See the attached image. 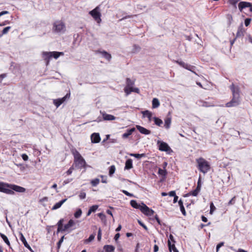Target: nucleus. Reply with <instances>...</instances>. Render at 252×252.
<instances>
[{
    "label": "nucleus",
    "instance_id": "nucleus-41",
    "mask_svg": "<svg viewBox=\"0 0 252 252\" xmlns=\"http://www.w3.org/2000/svg\"><path fill=\"white\" fill-rule=\"evenodd\" d=\"M141 48L139 46L134 44L133 46L131 52L132 53H137L139 52Z\"/></svg>",
    "mask_w": 252,
    "mask_h": 252
},
{
    "label": "nucleus",
    "instance_id": "nucleus-45",
    "mask_svg": "<svg viewBox=\"0 0 252 252\" xmlns=\"http://www.w3.org/2000/svg\"><path fill=\"white\" fill-rule=\"evenodd\" d=\"M63 103V101L60 100L59 98L54 100V104L57 107H59Z\"/></svg>",
    "mask_w": 252,
    "mask_h": 252
},
{
    "label": "nucleus",
    "instance_id": "nucleus-10",
    "mask_svg": "<svg viewBox=\"0 0 252 252\" xmlns=\"http://www.w3.org/2000/svg\"><path fill=\"white\" fill-rule=\"evenodd\" d=\"M175 62L177 63L179 65L186 69H190L191 68H196L195 66L191 65L188 63H187L182 61H176Z\"/></svg>",
    "mask_w": 252,
    "mask_h": 252
},
{
    "label": "nucleus",
    "instance_id": "nucleus-32",
    "mask_svg": "<svg viewBox=\"0 0 252 252\" xmlns=\"http://www.w3.org/2000/svg\"><path fill=\"white\" fill-rule=\"evenodd\" d=\"M159 100L157 98H154L152 100V108H157L159 107Z\"/></svg>",
    "mask_w": 252,
    "mask_h": 252
},
{
    "label": "nucleus",
    "instance_id": "nucleus-48",
    "mask_svg": "<svg viewBox=\"0 0 252 252\" xmlns=\"http://www.w3.org/2000/svg\"><path fill=\"white\" fill-rule=\"evenodd\" d=\"M95 234H91L88 239H86V241H85V242L86 243H89V242H91V241H92L94 239V237H95Z\"/></svg>",
    "mask_w": 252,
    "mask_h": 252
},
{
    "label": "nucleus",
    "instance_id": "nucleus-11",
    "mask_svg": "<svg viewBox=\"0 0 252 252\" xmlns=\"http://www.w3.org/2000/svg\"><path fill=\"white\" fill-rule=\"evenodd\" d=\"M74 163L76 166L79 168L85 167L86 165V161L83 157L74 161Z\"/></svg>",
    "mask_w": 252,
    "mask_h": 252
},
{
    "label": "nucleus",
    "instance_id": "nucleus-20",
    "mask_svg": "<svg viewBox=\"0 0 252 252\" xmlns=\"http://www.w3.org/2000/svg\"><path fill=\"white\" fill-rule=\"evenodd\" d=\"M75 224V222L72 220H70L68 223L64 225L63 228V232L67 230L70 227L73 226Z\"/></svg>",
    "mask_w": 252,
    "mask_h": 252
},
{
    "label": "nucleus",
    "instance_id": "nucleus-18",
    "mask_svg": "<svg viewBox=\"0 0 252 252\" xmlns=\"http://www.w3.org/2000/svg\"><path fill=\"white\" fill-rule=\"evenodd\" d=\"M103 119L105 121H112L116 119V117L112 115L106 114V113H102Z\"/></svg>",
    "mask_w": 252,
    "mask_h": 252
},
{
    "label": "nucleus",
    "instance_id": "nucleus-51",
    "mask_svg": "<svg viewBox=\"0 0 252 252\" xmlns=\"http://www.w3.org/2000/svg\"><path fill=\"white\" fill-rule=\"evenodd\" d=\"M11 29V27L8 26L4 28L2 31V32L3 34H6L8 33L10 29Z\"/></svg>",
    "mask_w": 252,
    "mask_h": 252
},
{
    "label": "nucleus",
    "instance_id": "nucleus-16",
    "mask_svg": "<svg viewBox=\"0 0 252 252\" xmlns=\"http://www.w3.org/2000/svg\"><path fill=\"white\" fill-rule=\"evenodd\" d=\"M251 6V2L247 1H241L238 4V8L242 12L243 9Z\"/></svg>",
    "mask_w": 252,
    "mask_h": 252
},
{
    "label": "nucleus",
    "instance_id": "nucleus-23",
    "mask_svg": "<svg viewBox=\"0 0 252 252\" xmlns=\"http://www.w3.org/2000/svg\"><path fill=\"white\" fill-rule=\"evenodd\" d=\"M133 167L132 160L130 158L127 159L125 163V170H129Z\"/></svg>",
    "mask_w": 252,
    "mask_h": 252
},
{
    "label": "nucleus",
    "instance_id": "nucleus-27",
    "mask_svg": "<svg viewBox=\"0 0 252 252\" xmlns=\"http://www.w3.org/2000/svg\"><path fill=\"white\" fill-rule=\"evenodd\" d=\"M168 246L170 252H172V250H173L174 252H179L178 250L176 248L175 244H171L170 240L168 241Z\"/></svg>",
    "mask_w": 252,
    "mask_h": 252
},
{
    "label": "nucleus",
    "instance_id": "nucleus-47",
    "mask_svg": "<svg viewBox=\"0 0 252 252\" xmlns=\"http://www.w3.org/2000/svg\"><path fill=\"white\" fill-rule=\"evenodd\" d=\"M229 3L232 5L235 8H237L236 4L239 1V0H228Z\"/></svg>",
    "mask_w": 252,
    "mask_h": 252
},
{
    "label": "nucleus",
    "instance_id": "nucleus-5",
    "mask_svg": "<svg viewBox=\"0 0 252 252\" xmlns=\"http://www.w3.org/2000/svg\"><path fill=\"white\" fill-rule=\"evenodd\" d=\"M63 52H44L43 53V57L45 60L47 59H50L52 57H54L55 59H58L61 55H63Z\"/></svg>",
    "mask_w": 252,
    "mask_h": 252
},
{
    "label": "nucleus",
    "instance_id": "nucleus-36",
    "mask_svg": "<svg viewBox=\"0 0 252 252\" xmlns=\"http://www.w3.org/2000/svg\"><path fill=\"white\" fill-rule=\"evenodd\" d=\"M153 119L154 121L155 124L158 126H160L163 123L162 121L158 118L154 117Z\"/></svg>",
    "mask_w": 252,
    "mask_h": 252
},
{
    "label": "nucleus",
    "instance_id": "nucleus-26",
    "mask_svg": "<svg viewBox=\"0 0 252 252\" xmlns=\"http://www.w3.org/2000/svg\"><path fill=\"white\" fill-rule=\"evenodd\" d=\"M125 92L126 94L127 95L130 94L131 92H135L138 93L139 92V89L137 88H133L132 87H129V91L128 92L127 87H125L124 89Z\"/></svg>",
    "mask_w": 252,
    "mask_h": 252
},
{
    "label": "nucleus",
    "instance_id": "nucleus-17",
    "mask_svg": "<svg viewBox=\"0 0 252 252\" xmlns=\"http://www.w3.org/2000/svg\"><path fill=\"white\" fill-rule=\"evenodd\" d=\"M136 128L139 130V131L143 134L148 135L151 133V131L145 128V127L141 126L139 125H137L136 126Z\"/></svg>",
    "mask_w": 252,
    "mask_h": 252
},
{
    "label": "nucleus",
    "instance_id": "nucleus-21",
    "mask_svg": "<svg viewBox=\"0 0 252 252\" xmlns=\"http://www.w3.org/2000/svg\"><path fill=\"white\" fill-rule=\"evenodd\" d=\"M130 204L134 208L139 209L140 210H141V209L142 208V203L141 204H139L137 202L136 200H132L130 202Z\"/></svg>",
    "mask_w": 252,
    "mask_h": 252
},
{
    "label": "nucleus",
    "instance_id": "nucleus-1",
    "mask_svg": "<svg viewBox=\"0 0 252 252\" xmlns=\"http://www.w3.org/2000/svg\"><path fill=\"white\" fill-rule=\"evenodd\" d=\"M196 162L198 169L204 174L207 173L210 170L211 168L210 163L203 158H199L196 159Z\"/></svg>",
    "mask_w": 252,
    "mask_h": 252
},
{
    "label": "nucleus",
    "instance_id": "nucleus-61",
    "mask_svg": "<svg viewBox=\"0 0 252 252\" xmlns=\"http://www.w3.org/2000/svg\"><path fill=\"white\" fill-rule=\"evenodd\" d=\"M251 19L250 18H247L245 20V25L246 27H248L251 23Z\"/></svg>",
    "mask_w": 252,
    "mask_h": 252
},
{
    "label": "nucleus",
    "instance_id": "nucleus-38",
    "mask_svg": "<svg viewBox=\"0 0 252 252\" xmlns=\"http://www.w3.org/2000/svg\"><path fill=\"white\" fill-rule=\"evenodd\" d=\"M115 170H116V168H115V165H112L110 166L109 168V175L110 177L112 176L114 174V173H115Z\"/></svg>",
    "mask_w": 252,
    "mask_h": 252
},
{
    "label": "nucleus",
    "instance_id": "nucleus-49",
    "mask_svg": "<svg viewBox=\"0 0 252 252\" xmlns=\"http://www.w3.org/2000/svg\"><path fill=\"white\" fill-rule=\"evenodd\" d=\"M64 238V236H62L61 238V239H60V240L59 241V242H58V243H57V249L58 250L60 249L61 246L63 241Z\"/></svg>",
    "mask_w": 252,
    "mask_h": 252
},
{
    "label": "nucleus",
    "instance_id": "nucleus-29",
    "mask_svg": "<svg viewBox=\"0 0 252 252\" xmlns=\"http://www.w3.org/2000/svg\"><path fill=\"white\" fill-rule=\"evenodd\" d=\"M171 123V117H168L166 118V119L164 120V127H165V128L169 129L170 128Z\"/></svg>",
    "mask_w": 252,
    "mask_h": 252
},
{
    "label": "nucleus",
    "instance_id": "nucleus-53",
    "mask_svg": "<svg viewBox=\"0 0 252 252\" xmlns=\"http://www.w3.org/2000/svg\"><path fill=\"white\" fill-rule=\"evenodd\" d=\"M98 208V206L97 205H93L92 206H91L90 208V210L92 212H95L96 211V210L97 209V208Z\"/></svg>",
    "mask_w": 252,
    "mask_h": 252
},
{
    "label": "nucleus",
    "instance_id": "nucleus-7",
    "mask_svg": "<svg viewBox=\"0 0 252 252\" xmlns=\"http://www.w3.org/2000/svg\"><path fill=\"white\" fill-rule=\"evenodd\" d=\"M158 149L161 151L166 152L168 153L172 151L168 145L164 142L158 141Z\"/></svg>",
    "mask_w": 252,
    "mask_h": 252
},
{
    "label": "nucleus",
    "instance_id": "nucleus-42",
    "mask_svg": "<svg viewBox=\"0 0 252 252\" xmlns=\"http://www.w3.org/2000/svg\"><path fill=\"white\" fill-rule=\"evenodd\" d=\"M82 212L81 209H78L74 214V217L76 219L80 218L82 215Z\"/></svg>",
    "mask_w": 252,
    "mask_h": 252
},
{
    "label": "nucleus",
    "instance_id": "nucleus-19",
    "mask_svg": "<svg viewBox=\"0 0 252 252\" xmlns=\"http://www.w3.org/2000/svg\"><path fill=\"white\" fill-rule=\"evenodd\" d=\"M135 130V128L134 127L127 129L126 132L122 135V138L124 139L128 138Z\"/></svg>",
    "mask_w": 252,
    "mask_h": 252
},
{
    "label": "nucleus",
    "instance_id": "nucleus-43",
    "mask_svg": "<svg viewBox=\"0 0 252 252\" xmlns=\"http://www.w3.org/2000/svg\"><path fill=\"white\" fill-rule=\"evenodd\" d=\"M98 217L101 219L102 221L105 222L106 221V216L103 213H100L97 214Z\"/></svg>",
    "mask_w": 252,
    "mask_h": 252
},
{
    "label": "nucleus",
    "instance_id": "nucleus-2",
    "mask_svg": "<svg viewBox=\"0 0 252 252\" xmlns=\"http://www.w3.org/2000/svg\"><path fill=\"white\" fill-rule=\"evenodd\" d=\"M52 30L56 33H63L65 31V25L61 21H55L53 24Z\"/></svg>",
    "mask_w": 252,
    "mask_h": 252
},
{
    "label": "nucleus",
    "instance_id": "nucleus-8",
    "mask_svg": "<svg viewBox=\"0 0 252 252\" xmlns=\"http://www.w3.org/2000/svg\"><path fill=\"white\" fill-rule=\"evenodd\" d=\"M144 214L147 216H152L154 215L155 212L152 209L149 208L144 203H142V208L140 210Z\"/></svg>",
    "mask_w": 252,
    "mask_h": 252
},
{
    "label": "nucleus",
    "instance_id": "nucleus-31",
    "mask_svg": "<svg viewBox=\"0 0 252 252\" xmlns=\"http://www.w3.org/2000/svg\"><path fill=\"white\" fill-rule=\"evenodd\" d=\"M0 236L1 238L3 239V241L8 245L9 248H11L10 242L6 235L4 234L0 233Z\"/></svg>",
    "mask_w": 252,
    "mask_h": 252
},
{
    "label": "nucleus",
    "instance_id": "nucleus-15",
    "mask_svg": "<svg viewBox=\"0 0 252 252\" xmlns=\"http://www.w3.org/2000/svg\"><path fill=\"white\" fill-rule=\"evenodd\" d=\"M92 142L93 143H97L100 140V137L98 133H94L91 136Z\"/></svg>",
    "mask_w": 252,
    "mask_h": 252
},
{
    "label": "nucleus",
    "instance_id": "nucleus-40",
    "mask_svg": "<svg viewBox=\"0 0 252 252\" xmlns=\"http://www.w3.org/2000/svg\"><path fill=\"white\" fill-rule=\"evenodd\" d=\"M158 174L163 176L164 178H165L167 175V171L165 169H162L161 168H159L158 170Z\"/></svg>",
    "mask_w": 252,
    "mask_h": 252
},
{
    "label": "nucleus",
    "instance_id": "nucleus-62",
    "mask_svg": "<svg viewBox=\"0 0 252 252\" xmlns=\"http://www.w3.org/2000/svg\"><path fill=\"white\" fill-rule=\"evenodd\" d=\"M86 193L84 192H80L79 196V198L81 199H83L84 198H85L86 197Z\"/></svg>",
    "mask_w": 252,
    "mask_h": 252
},
{
    "label": "nucleus",
    "instance_id": "nucleus-39",
    "mask_svg": "<svg viewBox=\"0 0 252 252\" xmlns=\"http://www.w3.org/2000/svg\"><path fill=\"white\" fill-rule=\"evenodd\" d=\"M126 87H132V86L134 85V82L133 80H131L130 78H127L126 79Z\"/></svg>",
    "mask_w": 252,
    "mask_h": 252
},
{
    "label": "nucleus",
    "instance_id": "nucleus-34",
    "mask_svg": "<svg viewBox=\"0 0 252 252\" xmlns=\"http://www.w3.org/2000/svg\"><path fill=\"white\" fill-rule=\"evenodd\" d=\"M178 204L180 206V210H181L182 213L183 214V215L186 216V212L185 209L184 205H183V202L181 199H180L178 201Z\"/></svg>",
    "mask_w": 252,
    "mask_h": 252
},
{
    "label": "nucleus",
    "instance_id": "nucleus-25",
    "mask_svg": "<svg viewBox=\"0 0 252 252\" xmlns=\"http://www.w3.org/2000/svg\"><path fill=\"white\" fill-rule=\"evenodd\" d=\"M105 59L107 61H110L111 59V55L105 51H100L99 52Z\"/></svg>",
    "mask_w": 252,
    "mask_h": 252
},
{
    "label": "nucleus",
    "instance_id": "nucleus-57",
    "mask_svg": "<svg viewBox=\"0 0 252 252\" xmlns=\"http://www.w3.org/2000/svg\"><path fill=\"white\" fill-rule=\"evenodd\" d=\"M224 245V242H220V243L219 244H218L217 245V247H216V251L217 252H218L219 251V249L220 247H221L222 246H223Z\"/></svg>",
    "mask_w": 252,
    "mask_h": 252
},
{
    "label": "nucleus",
    "instance_id": "nucleus-9",
    "mask_svg": "<svg viewBox=\"0 0 252 252\" xmlns=\"http://www.w3.org/2000/svg\"><path fill=\"white\" fill-rule=\"evenodd\" d=\"M230 89L231 90L232 95L240 96V88L239 86H235L234 84H232L230 86Z\"/></svg>",
    "mask_w": 252,
    "mask_h": 252
},
{
    "label": "nucleus",
    "instance_id": "nucleus-37",
    "mask_svg": "<svg viewBox=\"0 0 252 252\" xmlns=\"http://www.w3.org/2000/svg\"><path fill=\"white\" fill-rule=\"evenodd\" d=\"M129 155L130 156H131V157H134L135 158H138V159L146 157V154H129Z\"/></svg>",
    "mask_w": 252,
    "mask_h": 252
},
{
    "label": "nucleus",
    "instance_id": "nucleus-14",
    "mask_svg": "<svg viewBox=\"0 0 252 252\" xmlns=\"http://www.w3.org/2000/svg\"><path fill=\"white\" fill-rule=\"evenodd\" d=\"M10 187L13 190V191H15L18 192H24L26 191L25 188L16 185L11 184Z\"/></svg>",
    "mask_w": 252,
    "mask_h": 252
},
{
    "label": "nucleus",
    "instance_id": "nucleus-22",
    "mask_svg": "<svg viewBox=\"0 0 252 252\" xmlns=\"http://www.w3.org/2000/svg\"><path fill=\"white\" fill-rule=\"evenodd\" d=\"M20 239L24 244V246L29 250H31V247L27 243L25 237L22 233H20Z\"/></svg>",
    "mask_w": 252,
    "mask_h": 252
},
{
    "label": "nucleus",
    "instance_id": "nucleus-63",
    "mask_svg": "<svg viewBox=\"0 0 252 252\" xmlns=\"http://www.w3.org/2000/svg\"><path fill=\"white\" fill-rule=\"evenodd\" d=\"M138 223L142 226L145 230H147L148 228L145 224H144L141 221L138 220Z\"/></svg>",
    "mask_w": 252,
    "mask_h": 252
},
{
    "label": "nucleus",
    "instance_id": "nucleus-4",
    "mask_svg": "<svg viewBox=\"0 0 252 252\" xmlns=\"http://www.w3.org/2000/svg\"><path fill=\"white\" fill-rule=\"evenodd\" d=\"M11 184L0 182V191L7 194L13 195L14 194L13 190L10 188Z\"/></svg>",
    "mask_w": 252,
    "mask_h": 252
},
{
    "label": "nucleus",
    "instance_id": "nucleus-12",
    "mask_svg": "<svg viewBox=\"0 0 252 252\" xmlns=\"http://www.w3.org/2000/svg\"><path fill=\"white\" fill-rule=\"evenodd\" d=\"M196 103L199 106L205 107H211L214 106V104L212 103L205 101L203 100H198L196 101Z\"/></svg>",
    "mask_w": 252,
    "mask_h": 252
},
{
    "label": "nucleus",
    "instance_id": "nucleus-33",
    "mask_svg": "<svg viewBox=\"0 0 252 252\" xmlns=\"http://www.w3.org/2000/svg\"><path fill=\"white\" fill-rule=\"evenodd\" d=\"M143 114L145 117H147L150 121L153 118H152V113L148 110L143 111Z\"/></svg>",
    "mask_w": 252,
    "mask_h": 252
},
{
    "label": "nucleus",
    "instance_id": "nucleus-54",
    "mask_svg": "<svg viewBox=\"0 0 252 252\" xmlns=\"http://www.w3.org/2000/svg\"><path fill=\"white\" fill-rule=\"evenodd\" d=\"M73 180V179L72 178H68V179H67L66 180H65L63 183V186H64L67 184H68L69 183L71 182Z\"/></svg>",
    "mask_w": 252,
    "mask_h": 252
},
{
    "label": "nucleus",
    "instance_id": "nucleus-55",
    "mask_svg": "<svg viewBox=\"0 0 252 252\" xmlns=\"http://www.w3.org/2000/svg\"><path fill=\"white\" fill-rule=\"evenodd\" d=\"M122 192L123 193H124L125 195H126V196H129V197H133V194L131 193H129L126 190H122Z\"/></svg>",
    "mask_w": 252,
    "mask_h": 252
},
{
    "label": "nucleus",
    "instance_id": "nucleus-58",
    "mask_svg": "<svg viewBox=\"0 0 252 252\" xmlns=\"http://www.w3.org/2000/svg\"><path fill=\"white\" fill-rule=\"evenodd\" d=\"M101 239V230L100 228L98 229V234H97V240L98 241H100Z\"/></svg>",
    "mask_w": 252,
    "mask_h": 252
},
{
    "label": "nucleus",
    "instance_id": "nucleus-64",
    "mask_svg": "<svg viewBox=\"0 0 252 252\" xmlns=\"http://www.w3.org/2000/svg\"><path fill=\"white\" fill-rule=\"evenodd\" d=\"M170 240V242L171 243V242L173 243V244H175V241L174 240V237L172 235V234H170L169 235V240L168 241Z\"/></svg>",
    "mask_w": 252,
    "mask_h": 252
},
{
    "label": "nucleus",
    "instance_id": "nucleus-60",
    "mask_svg": "<svg viewBox=\"0 0 252 252\" xmlns=\"http://www.w3.org/2000/svg\"><path fill=\"white\" fill-rule=\"evenodd\" d=\"M198 191H197L195 189L192 191H191L190 193V194L193 196H196L198 194Z\"/></svg>",
    "mask_w": 252,
    "mask_h": 252
},
{
    "label": "nucleus",
    "instance_id": "nucleus-6",
    "mask_svg": "<svg viewBox=\"0 0 252 252\" xmlns=\"http://www.w3.org/2000/svg\"><path fill=\"white\" fill-rule=\"evenodd\" d=\"M240 103V96L232 95V99L225 104L227 107H235Z\"/></svg>",
    "mask_w": 252,
    "mask_h": 252
},
{
    "label": "nucleus",
    "instance_id": "nucleus-46",
    "mask_svg": "<svg viewBox=\"0 0 252 252\" xmlns=\"http://www.w3.org/2000/svg\"><path fill=\"white\" fill-rule=\"evenodd\" d=\"M99 183V180L97 178H95L92 180L91 182L92 185L94 187L96 186Z\"/></svg>",
    "mask_w": 252,
    "mask_h": 252
},
{
    "label": "nucleus",
    "instance_id": "nucleus-56",
    "mask_svg": "<svg viewBox=\"0 0 252 252\" xmlns=\"http://www.w3.org/2000/svg\"><path fill=\"white\" fill-rule=\"evenodd\" d=\"M70 93L67 94L64 97H62V98H59L60 100H61V101H63V103L65 101L66 98H69L70 97Z\"/></svg>",
    "mask_w": 252,
    "mask_h": 252
},
{
    "label": "nucleus",
    "instance_id": "nucleus-44",
    "mask_svg": "<svg viewBox=\"0 0 252 252\" xmlns=\"http://www.w3.org/2000/svg\"><path fill=\"white\" fill-rule=\"evenodd\" d=\"M226 18L227 19V24L228 26H230L232 23L233 21L232 16L230 14H227L226 16Z\"/></svg>",
    "mask_w": 252,
    "mask_h": 252
},
{
    "label": "nucleus",
    "instance_id": "nucleus-24",
    "mask_svg": "<svg viewBox=\"0 0 252 252\" xmlns=\"http://www.w3.org/2000/svg\"><path fill=\"white\" fill-rule=\"evenodd\" d=\"M67 199L65 198L64 199L62 200L61 201H59V202L56 203L52 207V210H56L59 209L61 207V206L66 201Z\"/></svg>",
    "mask_w": 252,
    "mask_h": 252
},
{
    "label": "nucleus",
    "instance_id": "nucleus-28",
    "mask_svg": "<svg viewBox=\"0 0 252 252\" xmlns=\"http://www.w3.org/2000/svg\"><path fill=\"white\" fill-rule=\"evenodd\" d=\"M103 249L105 252H114L115 251V247L112 245H105Z\"/></svg>",
    "mask_w": 252,
    "mask_h": 252
},
{
    "label": "nucleus",
    "instance_id": "nucleus-52",
    "mask_svg": "<svg viewBox=\"0 0 252 252\" xmlns=\"http://www.w3.org/2000/svg\"><path fill=\"white\" fill-rule=\"evenodd\" d=\"M236 196H234L228 202V204L227 205H233L235 204V201H236Z\"/></svg>",
    "mask_w": 252,
    "mask_h": 252
},
{
    "label": "nucleus",
    "instance_id": "nucleus-3",
    "mask_svg": "<svg viewBox=\"0 0 252 252\" xmlns=\"http://www.w3.org/2000/svg\"><path fill=\"white\" fill-rule=\"evenodd\" d=\"M89 14L93 17L94 20L96 21L98 24H100L101 22L100 18L101 13L100 12V7L99 6H96L93 10L89 12Z\"/></svg>",
    "mask_w": 252,
    "mask_h": 252
},
{
    "label": "nucleus",
    "instance_id": "nucleus-50",
    "mask_svg": "<svg viewBox=\"0 0 252 252\" xmlns=\"http://www.w3.org/2000/svg\"><path fill=\"white\" fill-rule=\"evenodd\" d=\"M215 209H216L215 206H214L213 203L211 202L210 203V214H213V212H214V211H215Z\"/></svg>",
    "mask_w": 252,
    "mask_h": 252
},
{
    "label": "nucleus",
    "instance_id": "nucleus-59",
    "mask_svg": "<svg viewBox=\"0 0 252 252\" xmlns=\"http://www.w3.org/2000/svg\"><path fill=\"white\" fill-rule=\"evenodd\" d=\"M74 169V168L73 167V166H72L71 167H70L69 168V169L65 172V173L67 175H70L72 173V171Z\"/></svg>",
    "mask_w": 252,
    "mask_h": 252
},
{
    "label": "nucleus",
    "instance_id": "nucleus-13",
    "mask_svg": "<svg viewBox=\"0 0 252 252\" xmlns=\"http://www.w3.org/2000/svg\"><path fill=\"white\" fill-rule=\"evenodd\" d=\"M245 30L243 28V24L241 23L238 28L237 32L236 34V38H240L244 36Z\"/></svg>",
    "mask_w": 252,
    "mask_h": 252
},
{
    "label": "nucleus",
    "instance_id": "nucleus-30",
    "mask_svg": "<svg viewBox=\"0 0 252 252\" xmlns=\"http://www.w3.org/2000/svg\"><path fill=\"white\" fill-rule=\"evenodd\" d=\"M63 219L60 220L58 222V223H57V225H58L57 232H63Z\"/></svg>",
    "mask_w": 252,
    "mask_h": 252
},
{
    "label": "nucleus",
    "instance_id": "nucleus-35",
    "mask_svg": "<svg viewBox=\"0 0 252 252\" xmlns=\"http://www.w3.org/2000/svg\"><path fill=\"white\" fill-rule=\"evenodd\" d=\"M72 153L74 156V161L82 157L79 152L76 150H74Z\"/></svg>",
    "mask_w": 252,
    "mask_h": 252
}]
</instances>
